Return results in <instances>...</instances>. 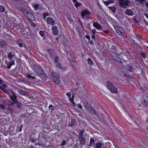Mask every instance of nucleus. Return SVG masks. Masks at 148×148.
Returning a JSON list of instances; mask_svg holds the SVG:
<instances>
[{
  "label": "nucleus",
  "instance_id": "obj_2",
  "mask_svg": "<svg viewBox=\"0 0 148 148\" xmlns=\"http://www.w3.org/2000/svg\"><path fill=\"white\" fill-rule=\"evenodd\" d=\"M106 86L107 88L112 93L117 94L118 93L117 89L115 86L111 83L110 81L106 82Z\"/></svg>",
  "mask_w": 148,
  "mask_h": 148
},
{
  "label": "nucleus",
  "instance_id": "obj_13",
  "mask_svg": "<svg viewBox=\"0 0 148 148\" xmlns=\"http://www.w3.org/2000/svg\"><path fill=\"white\" fill-rule=\"evenodd\" d=\"M34 71L36 73L40 75L44 74V72L38 66L35 67L34 69Z\"/></svg>",
  "mask_w": 148,
  "mask_h": 148
},
{
  "label": "nucleus",
  "instance_id": "obj_51",
  "mask_svg": "<svg viewBox=\"0 0 148 148\" xmlns=\"http://www.w3.org/2000/svg\"><path fill=\"white\" fill-rule=\"evenodd\" d=\"M8 111H9L10 112L12 113L13 112V109L12 108H8Z\"/></svg>",
  "mask_w": 148,
  "mask_h": 148
},
{
  "label": "nucleus",
  "instance_id": "obj_64",
  "mask_svg": "<svg viewBox=\"0 0 148 148\" xmlns=\"http://www.w3.org/2000/svg\"><path fill=\"white\" fill-rule=\"evenodd\" d=\"M144 15L148 19V14H144Z\"/></svg>",
  "mask_w": 148,
  "mask_h": 148
},
{
  "label": "nucleus",
  "instance_id": "obj_41",
  "mask_svg": "<svg viewBox=\"0 0 148 148\" xmlns=\"http://www.w3.org/2000/svg\"><path fill=\"white\" fill-rule=\"evenodd\" d=\"M27 18L29 19L31 18L32 19V20H33L34 19L35 16L33 14L31 13L30 14V15H28V16L27 17Z\"/></svg>",
  "mask_w": 148,
  "mask_h": 148
},
{
  "label": "nucleus",
  "instance_id": "obj_8",
  "mask_svg": "<svg viewBox=\"0 0 148 148\" xmlns=\"http://www.w3.org/2000/svg\"><path fill=\"white\" fill-rule=\"evenodd\" d=\"M10 97L13 101V104L16 103L17 101H18L17 99V97L15 94L14 92L12 94L10 95Z\"/></svg>",
  "mask_w": 148,
  "mask_h": 148
},
{
  "label": "nucleus",
  "instance_id": "obj_60",
  "mask_svg": "<svg viewBox=\"0 0 148 148\" xmlns=\"http://www.w3.org/2000/svg\"><path fill=\"white\" fill-rule=\"evenodd\" d=\"M77 31L78 32V35H81V33L80 32V31L79 30V29L78 28H77Z\"/></svg>",
  "mask_w": 148,
  "mask_h": 148
},
{
  "label": "nucleus",
  "instance_id": "obj_63",
  "mask_svg": "<svg viewBox=\"0 0 148 148\" xmlns=\"http://www.w3.org/2000/svg\"><path fill=\"white\" fill-rule=\"evenodd\" d=\"M0 89L2 90L3 91L5 89L4 88H3L2 86H0Z\"/></svg>",
  "mask_w": 148,
  "mask_h": 148
},
{
  "label": "nucleus",
  "instance_id": "obj_15",
  "mask_svg": "<svg viewBox=\"0 0 148 148\" xmlns=\"http://www.w3.org/2000/svg\"><path fill=\"white\" fill-rule=\"evenodd\" d=\"M79 140L80 142L79 145H81V147L84 145L85 143L86 140L85 138L84 137H78Z\"/></svg>",
  "mask_w": 148,
  "mask_h": 148
},
{
  "label": "nucleus",
  "instance_id": "obj_47",
  "mask_svg": "<svg viewBox=\"0 0 148 148\" xmlns=\"http://www.w3.org/2000/svg\"><path fill=\"white\" fill-rule=\"evenodd\" d=\"M0 108L2 110H3L6 108V107L2 104H0Z\"/></svg>",
  "mask_w": 148,
  "mask_h": 148
},
{
  "label": "nucleus",
  "instance_id": "obj_23",
  "mask_svg": "<svg viewBox=\"0 0 148 148\" xmlns=\"http://www.w3.org/2000/svg\"><path fill=\"white\" fill-rule=\"evenodd\" d=\"M52 58L53 59L55 64H57V63L59 62V59L58 58V57L56 55L54 57H53V58Z\"/></svg>",
  "mask_w": 148,
  "mask_h": 148
},
{
  "label": "nucleus",
  "instance_id": "obj_53",
  "mask_svg": "<svg viewBox=\"0 0 148 148\" xmlns=\"http://www.w3.org/2000/svg\"><path fill=\"white\" fill-rule=\"evenodd\" d=\"M91 32L93 34H95L96 32V30L94 29L92 30H91Z\"/></svg>",
  "mask_w": 148,
  "mask_h": 148
},
{
  "label": "nucleus",
  "instance_id": "obj_3",
  "mask_svg": "<svg viewBox=\"0 0 148 148\" xmlns=\"http://www.w3.org/2000/svg\"><path fill=\"white\" fill-rule=\"evenodd\" d=\"M116 33L119 35L123 37L126 36V34L123 28L119 26H116L115 27Z\"/></svg>",
  "mask_w": 148,
  "mask_h": 148
},
{
  "label": "nucleus",
  "instance_id": "obj_48",
  "mask_svg": "<svg viewBox=\"0 0 148 148\" xmlns=\"http://www.w3.org/2000/svg\"><path fill=\"white\" fill-rule=\"evenodd\" d=\"M143 105L146 106H148V102L145 100H144V101L143 103Z\"/></svg>",
  "mask_w": 148,
  "mask_h": 148
},
{
  "label": "nucleus",
  "instance_id": "obj_33",
  "mask_svg": "<svg viewBox=\"0 0 148 148\" xmlns=\"http://www.w3.org/2000/svg\"><path fill=\"white\" fill-rule=\"evenodd\" d=\"M40 77L42 79V80L44 81L46 80V79L47 78V77L45 75V74L44 73V74H41Z\"/></svg>",
  "mask_w": 148,
  "mask_h": 148
},
{
  "label": "nucleus",
  "instance_id": "obj_46",
  "mask_svg": "<svg viewBox=\"0 0 148 148\" xmlns=\"http://www.w3.org/2000/svg\"><path fill=\"white\" fill-rule=\"evenodd\" d=\"M33 138L32 139L31 141L33 143L35 142L36 140L37 139V138L36 137H34V136H33Z\"/></svg>",
  "mask_w": 148,
  "mask_h": 148
},
{
  "label": "nucleus",
  "instance_id": "obj_40",
  "mask_svg": "<svg viewBox=\"0 0 148 148\" xmlns=\"http://www.w3.org/2000/svg\"><path fill=\"white\" fill-rule=\"evenodd\" d=\"M25 33H24V34H27L29 32V30L28 29L26 28L24 29V28H23L21 29V32H25Z\"/></svg>",
  "mask_w": 148,
  "mask_h": 148
},
{
  "label": "nucleus",
  "instance_id": "obj_36",
  "mask_svg": "<svg viewBox=\"0 0 148 148\" xmlns=\"http://www.w3.org/2000/svg\"><path fill=\"white\" fill-rule=\"evenodd\" d=\"M18 92L20 95H25L26 92L23 90H20L18 91Z\"/></svg>",
  "mask_w": 148,
  "mask_h": 148
},
{
  "label": "nucleus",
  "instance_id": "obj_39",
  "mask_svg": "<svg viewBox=\"0 0 148 148\" xmlns=\"http://www.w3.org/2000/svg\"><path fill=\"white\" fill-rule=\"evenodd\" d=\"M88 64L90 66H91L93 64V62L90 58H88L87 60Z\"/></svg>",
  "mask_w": 148,
  "mask_h": 148
},
{
  "label": "nucleus",
  "instance_id": "obj_34",
  "mask_svg": "<svg viewBox=\"0 0 148 148\" xmlns=\"http://www.w3.org/2000/svg\"><path fill=\"white\" fill-rule=\"evenodd\" d=\"M127 69L128 71L132 72L133 71V66L131 65H128Z\"/></svg>",
  "mask_w": 148,
  "mask_h": 148
},
{
  "label": "nucleus",
  "instance_id": "obj_30",
  "mask_svg": "<svg viewBox=\"0 0 148 148\" xmlns=\"http://www.w3.org/2000/svg\"><path fill=\"white\" fill-rule=\"evenodd\" d=\"M25 77L27 78H29L34 79L35 77L34 76L31 75L29 73H27L25 75Z\"/></svg>",
  "mask_w": 148,
  "mask_h": 148
},
{
  "label": "nucleus",
  "instance_id": "obj_11",
  "mask_svg": "<svg viewBox=\"0 0 148 148\" xmlns=\"http://www.w3.org/2000/svg\"><path fill=\"white\" fill-rule=\"evenodd\" d=\"M124 13L125 14L129 16H132L134 14V13L133 11L129 9H126L124 12Z\"/></svg>",
  "mask_w": 148,
  "mask_h": 148
},
{
  "label": "nucleus",
  "instance_id": "obj_50",
  "mask_svg": "<svg viewBox=\"0 0 148 148\" xmlns=\"http://www.w3.org/2000/svg\"><path fill=\"white\" fill-rule=\"evenodd\" d=\"M30 13L31 12H30L27 11L25 15L27 17L28 16V15H30Z\"/></svg>",
  "mask_w": 148,
  "mask_h": 148
},
{
  "label": "nucleus",
  "instance_id": "obj_10",
  "mask_svg": "<svg viewBox=\"0 0 148 148\" xmlns=\"http://www.w3.org/2000/svg\"><path fill=\"white\" fill-rule=\"evenodd\" d=\"M46 21L47 24L53 26L56 23L53 20L52 18L48 17L46 18Z\"/></svg>",
  "mask_w": 148,
  "mask_h": 148
},
{
  "label": "nucleus",
  "instance_id": "obj_18",
  "mask_svg": "<svg viewBox=\"0 0 148 148\" xmlns=\"http://www.w3.org/2000/svg\"><path fill=\"white\" fill-rule=\"evenodd\" d=\"M93 26L97 29H102L101 25L97 22H94L93 23Z\"/></svg>",
  "mask_w": 148,
  "mask_h": 148
},
{
  "label": "nucleus",
  "instance_id": "obj_20",
  "mask_svg": "<svg viewBox=\"0 0 148 148\" xmlns=\"http://www.w3.org/2000/svg\"><path fill=\"white\" fill-rule=\"evenodd\" d=\"M88 109L90 110L91 113H93L95 115H97V114L96 111L94 108L91 107L90 105L89 106H88Z\"/></svg>",
  "mask_w": 148,
  "mask_h": 148
},
{
  "label": "nucleus",
  "instance_id": "obj_9",
  "mask_svg": "<svg viewBox=\"0 0 148 148\" xmlns=\"http://www.w3.org/2000/svg\"><path fill=\"white\" fill-rule=\"evenodd\" d=\"M53 34L55 36H58L59 34V31L57 27L55 25H53L51 27Z\"/></svg>",
  "mask_w": 148,
  "mask_h": 148
},
{
  "label": "nucleus",
  "instance_id": "obj_56",
  "mask_svg": "<svg viewBox=\"0 0 148 148\" xmlns=\"http://www.w3.org/2000/svg\"><path fill=\"white\" fill-rule=\"evenodd\" d=\"M69 100L70 101V102L71 103L72 102H73L74 101V99L73 98H69Z\"/></svg>",
  "mask_w": 148,
  "mask_h": 148
},
{
  "label": "nucleus",
  "instance_id": "obj_49",
  "mask_svg": "<svg viewBox=\"0 0 148 148\" xmlns=\"http://www.w3.org/2000/svg\"><path fill=\"white\" fill-rule=\"evenodd\" d=\"M49 108H51V111H52L54 110V106H53L52 105H51V104L49 106Z\"/></svg>",
  "mask_w": 148,
  "mask_h": 148
},
{
  "label": "nucleus",
  "instance_id": "obj_19",
  "mask_svg": "<svg viewBox=\"0 0 148 148\" xmlns=\"http://www.w3.org/2000/svg\"><path fill=\"white\" fill-rule=\"evenodd\" d=\"M135 1L137 3V5L140 4L142 5H143L146 3L147 1L146 0H135Z\"/></svg>",
  "mask_w": 148,
  "mask_h": 148
},
{
  "label": "nucleus",
  "instance_id": "obj_52",
  "mask_svg": "<svg viewBox=\"0 0 148 148\" xmlns=\"http://www.w3.org/2000/svg\"><path fill=\"white\" fill-rule=\"evenodd\" d=\"M88 43L90 45H93L94 44V42L92 40H89L88 41Z\"/></svg>",
  "mask_w": 148,
  "mask_h": 148
},
{
  "label": "nucleus",
  "instance_id": "obj_17",
  "mask_svg": "<svg viewBox=\"0 0 148 148\" xmlns=\"http://www.w3.org/2000/svg\"><path fill=\"white\" fill-rule=\"evenodd\" d=\"M55 66L56 68L60 69L61 70L63 71L66 70V67H62L61 64L60 63L55 64Z\"/></svg>",
  "mask_w": 148,
  "mask_h": 148
},
{
  "label": "nucleus",
  "instance_id": "obj_25",
  "mask_svg": "<svg viewBox=\"0 0 148 148\" xmlns=\"http://www.w3.org/2000/svg\"><path fill=\"white\" fill-rule=\"evenodd\" d=\"M51 75L53 79V78H59L58 75L56 72H52L51 73Z\"/></svg>",
  "mask_w": 148,
  "mask_h": 148
},
{
  "label": "nucleus",
  "instance_id": "obj_37",
  "mask_svg": "<svg viewBox=\"0 0 148 148\" xmlns=\"http://www.w3.org/2000/svg\"><path fill=\"white\" fill-rule=\"evenodd\" d=\"M84 133V131L83 130H80V131L79 132L78 137H84L83 135V134Z\"/></svg>",
  "mask_w": 148,
  "mask_h": 148
},
{
  "label": "nucleus",
  "instance_id": "obj_14",
  "mask_svg": "<svg viewBox=\"0 0 148 148\" xmlns=\"http://www.w3.org/2000/svg\"><path fill=\"white\" fill-rule=\"evenodd\" d=\"M47 51L51 56V58H53V57L56 55L55 54V51L53 49H48L47 50Z\"/></svg>",
  "mask_w": 148,
  "mask_h": 148
},
{
  "label": "nucleus",
  "instance_id": "obj_31",
  "mask_svg": "<svg viewBox=\"0 0 148 148\" xmlns=\"http://www.w3.org/2000/svg\"><path fill=\"white\" fill-rule=\"evenodd\" d=\"M18 9L19 10H21L22 12L25 15L26 14V12L27 11L23 8V7H19Z\"/></svg>",
  "mask_w": 148,
  "mask_h": 148
},
{
  "label": "nucleus",
  "instance_id": "obj_61",
  "mask_svg": "<svg viewBox=\"0 0 148 148\" xmlns=\"http://www.w3.org/2000/svg\"><path fill=\"white\" fill-rule=\"evenodd\" d=\"M95 34H93L91 36L92 39H94L95 38Z\"/></svg>",
  "mask_w": 148,
  "mask_h": 148
},
{
  "label": "nucleus",
  "instance_id": "obj_35",
  "mask_svg": "<svg viewBox=\"0 0 148 148\" xmlns=\"http://www.w3.org/2000/svg\"><path fill=\"white\" fill-rule=\"evenodd\" d=\"M16 107L19 108L22 107V104L19 101L18 102L17 101V103H16Z\"/></svg>",
  "mask_w": 148,
  "mask_h": 148
},
{
  "label": "nucleus",
  "instance_id": "obj_7",
  "mask_svg": "<svg viewBox=\"0 0 148 148\" xmlns=\"http://www.w3.org/2000/svg\"><path fill=\"white\" fill-rule=\"evenodd\" d=\"M90 12L87 9L82 10L81 12V15L83 18L88 16H90Z\"/></svg>",
  "mask_w": 148,
  "mask_h": 148
},
{
  "label": "nucleus",
  "instance_id": "obj_55",
  "mask_svg": "<svg viewBox=\"0 0 148 148\" xmlns=\"http://www.w3.org/2000/svg\"><path fill=\"white\" fill-rule=\"evenodd\" d=\"M36 132L35 131H33L32 133V135L36 137V136H34L36 134Z\"/></svg>",
  "mask_w": 148,
  "mask_h": 148
},
{
  "label": "nucleus",
  "instance_id": "obj_28",
  "mask_svg": "<svg viewBox=\"0 0 148 148\" xmlns=\"http://www.w3.org/2000/svg\"><path fill=\"white\" fill-rule=\"evenodd\" d=\"M105 4L108 5L110 4L114 3V0H107L106 1H103Z\"/></svg>",
  "mask_w": 148,
  "mask_h": 148
},
{
  "label": "nucleus",
  "instance_id": "obj_42",
  "mask_svg": "<svg viewBox=\"0 0 148 148\" xmlns=\"http://www.w3.org/2000/svg\"><path fill=\"white\" fill-rule=\"evenodd\" d=\"M5 10V8L4 6L0 5V12H4Z\"/></svg>",
  "mask_w": 148,
  "mask_h": 148
},
{
  "label": "nucleus",
  "instance_id": "obj_58",
  "mask_svg": "<svg viewBox=\"0 0 148 148\" xmlns=\"http://www.w3.org/2000/svg\"><path fill=\"white\" fill-rule=\"evenodd\" d=\"M85 37L86 38H87V39H88V40H90V37L89 35H86Z\"/></svg>",
  "mask_w": 148,
  "mask_h": 148
},
{
  "label": "nucleus",
  "instance_id": "obj_43",
  "mask_svg": "<svg viewBox=\"0 0 148 148\" xmlns=\"http://www.w3.org/2000/svg\"><path fill=\"white\" fill-rule=\"evenodd\" d=\"M42 15L43 16V17L44 18V19L45 20L46 19V17L48 15V14L47 13L45 12L43 13Z\"/></svg>",
  "mask_w": 148,
  "mask_h": 148
},
{
  "label": "nucleus",
  "instance_id": "obj_24",
  "mask_svg": "<svg viewBox=\"0 0 148 148\" xmlns=\"http://www.w3.org/2000/svg\"><path fill=\"white\" fill-rule=\"evenodd\" d=\"M116 45L114 44V45L111 44L110 46L111 47L110 48V50H112V51H115L116 50Z\"/></svg>",
  "mask_w": 148,
  "mask_h": 148
},
{
  "label": "nucleus",
  "instance_id": "obj_12",
  "mask_svg": "<svg viewBox=\"0 0 148 148\" xmlns=\"http://www.w3.org/2000/svg\"><path fill=\"white\" fill-rule=\"evenodd\" d=\"M103 146L104 144L99 141L96 143L94 147L95 148H105Z\"/></svg>",
  "mask_w": 148,
  "mask_h": 148
},
{
  "label": "nucleus",
  "instance_id": "obj_38",
  "mask_svg": "<svg viewBox=\"0 0 148 148\" xmlns=\"http://www.w3.org/2000/svg\"><path fill=\"white\" fill-rule=\"evenodd\" d=\"M32 5L34 9V10H37L39 8V5L38 4H33Z\"/></svg>",
  "mask_w": 148,
  "mask_h": 148
},
{
  "label": "nucleus",
  "instance_id": "obj_21",
  "mask_svg": "<svg viewBox=\"0 0 148 148\" xmlns=\"http://www.w3.org/2000/svg\"><path fill=\"white\" fill-rule=\"evenodd\" d=\"M95 144V142L94 139L91 138L90 139V144L89 146L91 147H94Z\"/></svg>",
  "mask_w": 148,
  "mask_h": 148
},
{
  "label": "nucleus",
  "instance_id": "obj_32",
  "mask_svg": "<svg viewBox=\"0 0 148 148\" xmlns=\"http://www.w3.org/2000/svg\"><path fill=\"white\" fill-rule=\"evenodd\" d=\"M54 82L57 84H59L60 82V80L59 79V78H53V79Z\"/></svg>",
  "mask_w": 148,
  "mask_h": 148
},
{
  "label": "nucleus",
  "instance_id": "obj_6",
  "mask_svg": "<svg viewBox=\"0 0 148 148\" xmlns=\"http://www.w3.org/2000/svg\"><path fill=\"white\" fill-rule=\"evenodd\" d=\"M110 55L117 62L120 64L122 63V61L121 60L120 58L118 56L117 53L113 52L112 53L110 54Z\"/></svg>",
  "mask_w": 148,
  "mask_h": 148
},
{
  "label": "nucleus",
  "instance_id": "obj_45",
  "mask_svg": "<svg viewBox=\"0 0 148 148\" xmlns=\"http://www.w3.org/2000/svg\"><path fill=\"white\" fill-rule=\"evenodd\" d=\"M142 57L145 59L147 57V55L144 52H141V53Z\"/></svg>",
  "mask_w": 148,
  "mask_h": 148
},
{
  "label": "nucleus",
  "instance_id": "obj_29",
  "mask_svg": "<svg viewBox=\"0 0 148 148\" xmlns=\"http://www.w3.org/2000/svg\"><path fill=\"white\" fill-rule=\"evenodd\" d=\"M5 45V42L4 41L2 40H0V47L1 48H3Z\"/></svg>",
  "mask_w": 148,
  "mask_h": 148
},
{
  "label": "nucleus",
  "instance_id": "obj_1",
  "mask_svg": "<svg viewBox=\"0 0 148 148\" xmlns=\"http://www.w3.org/2000/svg\"><path fill=\"white\" fill-rule=\"evenodd\" d=\"M7 57L10 61V62H8L5 61V63L7 65V68L10 69L11 66L14 65L15 64L14 59L16 58V56L15 55V50H12L9 51L7 53Z\"/></svg>",
  "mask_w": 148,
  "mask_h": 148
},
{
  "label": "nucleus",
  "instance_id": "obj_16",
  "mask_svg": "<svg viewBox=\"0 0 148 148\" xmlns=\"http://www.w3.org/2000/svg\"><path fill=\"white\" fill-rule=\"evenodd\" d=\"M108 7L109 9V11L111 12V13L113 14H114L116 11L117 10L116 7L115 6L112 7L108 6Z\"/></svg>",
  "mask_w": 148,
  "mask_h": 148
},
{
  "label": "nucleus",
  "instance_id": "obj_54",
  "mask_svg": "<svg viewBox=\"0 0 148 148\" xmlns=\"http://www.w3.org/2000/svg\"><path fill=\"white\" fill-rule=\"evenodd\" d=\"M66 144V142L65 141L63 140L62 142L61 143V145L62 146Z\"/></svg>",
  "mask_w": 148,
  "mask_h": 148
},
{
  "label": "nucleus",
  "instance_id": "obj_5",
  "mask_svg": "<svg viewBox=\"0 0 148 148\" xmlns=\"http://www.w3.org/2000/svg\"><path fill=\"white\" fill-rule=\"evenodd\" d=\"M119 1L120 6L124 8H127L129 5L130 3L129 0H119Z\"/></svg>",
  "mask_w": 148,
  "mask_h": 148
},
{
  "label": "nucleus",
  "instance_id": "obj_26",
  "mask_svg": "<svg viewBox=\"0 0 148 148\" xmlns=\"http://www.w3.org/2000/svg\"><path fill=\"white\" fill-rule=\"evenodd\" d=\"M73 3H74V4L76 8H77L79 6H80L82 4L80 3H79L76 0H72Z\"/></svg>",
  "mask_w": 148,
  "mask_h": 148
},
{
  "label": "nucleus",
  "instance_id": "obj_44",
  "mask_svg": "<svg viewBox=\"0 0 148 148\" xmlns=\"http://www.w3.org/2000/svg\"><path fill=\"white\" fill-rule=\"evenodd\" d=\"M39 33L40 35L42 37H44L45 35L44 32L42 31H40Z\"/></svg>",
  "mask_w": 148,
  "mask_h": 148
},
{
  "label": "nucleus",
  "instance_id": "obj_27",
  "mask_svg": "<svg viewBox=\"0 0 148 148\" xmlns=\"http://www.w3.org/2000/svg\"><path fill=\"white\" fill-rule=\"evenodd\" d=\"M76 120L74 119H72L71 120V123L69 122V126H71L74 125L76 123Z\"/></svg>",
  "mask_w": 148,
  "mask_h": 148
},
{
  "label": "nucleus",
  "instance_id": "obj_59",
  "mask_svg": "<svg viewBox=\"0 0 148 148\" xmlns=\"http://www.w3.org/2000/svg\"><path fill=\"white\" fill-rule=\"evenodd\" d=\"M23 125H21V126L20 127V128L19 129V132H21V130H22V128L23 127Z\"/></svg>",
  "mask_w": 148,
  "mask_h": 148
},
{
  "label": "nucleus",
  "instance_id": "obj_4",
  "mask_svg": "<svg viewBox=\"0 0 148 148\" xmlns=\"http://www.w3.org/2000/svg\"><path fill=\"white\" fill-rule=\"evenodd\" d=\"M66 56L70 62L75 60V55L73 52L71 51L66 52Z\"/></svg>",
  "mask_w": 148,
  "mask_h": 148
},
{
  "label": "nucleus",
  "instance_id": "obj_57",
  "mask_svg": "<svg viewBox=\"0 0 148 148\" xmlns=\"http://www.w3.org/2000/svg\"><path fill=\"white\" fill-rule=\"evenodd\" d=\"M66 95L69 97H71V93H67L66 94Z\"/></svg>",
  "mask_w": 148,
  "mask_h": 148
},
{
  "label": "nucleus",
  "instance_id": "obj_22",
  "mask_svg": "<svg viewBox=\"0 0 148 148\" xmlns=\"http://www.w3.org/2000/svg\"><path fill=\"white\" fill-rule=\"evenodd\" d=\"M3 92L5 93L8 94L10 96L11 94L13 93V91H12L10 89H9L8 90H7L5 89Z\"/></svg>",
  "mask_w": 148,
  "mask_h": 148
},
{
  "label": "nucleus",
  "instance_id": "obj_62",
  "mask_svg": "<svg viewBox=\"0 0 148 148\" xmlns=\"http://www.w3.org/2000/svg\"><path fill=\"white\" fill-rule=\"evenodd\" d=\"M79 108L80 109H82V106L81 104H78V105Z\"/></svg>",
  "mask_w": 148,
  "mask_h": 148
}]
</instances>
